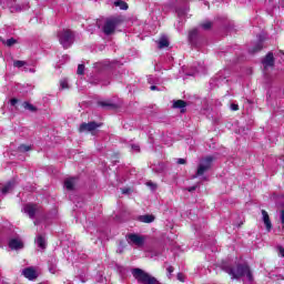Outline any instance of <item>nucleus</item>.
<instances>
[{"mask_svg": "<svg viewBox=\"0 0 284 284\" xmlns=\"http://www.w3.org/2000/svg\"><path fill=\"white\" fill-rule=\"evenodd\" d=\"M77 183V179L74 178H69L64 181V187L65 190L72 191L74 190V185Z\"/></svg>", "mask_w": 284, "mask_h": 284, "instance_id": "2eb2a0df", "label": "nucleus"}, {"mask_svg": "<svg viewBox=\"0 0 284 284\" xmlns=\"http://www.w3.org/2000/svg\"><path fill=\"white\" fill-rule=\"evenodd\" d=\"M11 105H17V103H19V100H17L16 98L10 100Z\"/></svg>", "mask_w": 284, "mask_h": 284, "instance_id": "4c0bfd02", "label": "nucleus"}, {"mask_svg": "<svg viewBox=\"0 0 284 284\" xmlns=\"http://www.w3.org/2000/svg\"><path fill=\"white\" fill-rule=\"evenodd\" d=\"M58 261L55 260V257H51L48 262V268L50 274H60L61 271L59 270V267L57 266Z\"/></svg>", "mask_w": 284, "mask_h": 284, "instance_id": "9b49d317", "label": "nucleus"}, {"mask_svg": "<svg viewBox=\"0 0 284 284\" xmlns=\"http://www.w3.org/2000/svg\"><path fill=\"white\" fill-rule=\"evenodd\" d=\"M178 280L183 283L185 281V276L182 273H179L178 274Z\"/></svg>", "mask_w": 284, "mask_h": 284, "instance_id": "f704fd0d", "label": "nucleus"}, {"mask_svg": "<svg viewBox=\"0 0 284 284\" xmlns=\"http://www.w3.org/2000/svg\"><path fill=\"white\" fill-rule=\"evenodd\" d=\"M99 105H101L102 108H110V105H112V104H109L105 102H100Z\"/></svg>", "mask_w": 284, "mask_h": 284, "instance_id": "58836bf2", "label": "nucleus"}, {"mask_svg": "<svg viewBox=\"0 0 284 284\" xmlns=\"http://www.w3.org/2000/svg\"><path fill=\"white\" fill-rule=\"evenodd\" d=\"M24 70H26V72H32V73H34V72H36V70H34V69H28V68H24Z\"/></svg>", "mask_w": 284, "mask_h": 284, "instance_id": "37998d69", "label": "nucleus"}, {"mask_svg": "<svg viewBox=\"0 0 284 284\" xmlns=\"http://www.w3.org/2000/svg\"><path fill=\"white\" fill-rule=\"evenodd\" d=\"M185 105L186 103L183 100H178L173 102V108L181 110V112H185Z\"/></svg>", "mask_w": 284, "mask_h": 284, "instance_id": "dca6fc26", "label": "nucleus"}, {"mask_svg": "<svg viewBox=\"0 0 284 284\" xmlns=\"http://www.w3.org/2000/svg\"><path fill=\"white\" fill-rule=\"evenodd\" d=\"M222 270L226 272L232 278H242L244 284H254V275H252V271L250 266L243 264L237 265L235 268L223 263Z\"/></svg>", "mask_w": 284, "mask_h": 284, "instance_id": "f257e3e1", "label": "nucleus"}, {"mask_svg": "<svg viewBox=\"0 0 284 284\" xmlns=\"http://www.w3.org/2000/svg\"><path fill=\"white\" fill-rule=\"evenodd\" d=\"M195 70H196L197 73L205 72V67L200 65V67L196 68Z\"/></svg>", "mask_w": 284, "mask_h": 284, "instance_id": "72a5a7b5", "label": "nucleus"}, {"mask_svg": "<svg viewBox=\"0 0 284 284\" xmlns=\"http://www.w3.org/2000/svg\"><path fill=\"white\" fill-rule=\"evenodd\" d=\"M214 159L212 156H206L205 159L201 160L200 165L197 168L196 176H203L210 168H212V162Z\"/></svg>", "mask_w": 284, "mask_h": 284, "instance_id": "423d86ee", "label": "nucleus"}, {"mask_svg": "<svg viewBox=\"0 0 284 284\" xmlns=\"http://www.w3.org/2000/svg\"><path fill=\"white\" fill-rule=\"evenodd\" d=\"M260 50H263V42H258L253 49H250V52H260Z\"/></svg>", "mask_w": 284, "mask_h": 284, "instance_id": "a878e982", "label": "nucleus"}, {"mask_svg": "<svg viewBox=\"0 0 284 284\" xmlns=\"http://www.w3.org/2000/svg\"><path fill=\"white\" fill-rule=\"evenodd\" d=\"M97 128H101V124H98L97 122H89V123H82L80 125V132H94Z\"/></svg>", "mask_w": 284, "mask_h": 284, "instance_id": "1a4fd4ad", "label": "nucleus"}, {"mask_svg": "<svg viewBox=\"0 0 284 284\" xmlns=\"http://www.w3.org/2000/svg\"><path fill=\"white\" fill-rule=\"evenodd\" d=\"M24 214H28L29 217L34 219L37 212H39V207L34 204H27L23 207Z\"/></svg>", "mask_w": 284, "mask_h": 284, "instance_id": "9d476101", "label": "nucleus"}, {"mask_svg": "<svg viewBox=\"0 0 284 284\" xmlns=\"http://www.w3.org/2000/svg\"><path fill=\"white\" fill-rule=\"evenodd\" d=\"M141 223H154V215L145 214L139 217Z\"/></svg>", "mask_w": 284, "mask_h": 284, "instance_id": "f3484780", "label": "nucleus"}, {"mask_svg": "<svg viewBox=\"0 0 284 284\" xmlns=\"http://www.w3.org/2000/svg\"><path fill=\"white\" fill-rule=\"evenodd\" d=\"M178 164L179 165H185V159H178Z\"/></svg>", "mask_w": 284, "mask_h": 284, "instance_id": "e433bc0d", "label": "nucleus"}, {"mask_svg": "<svg viewBox=\"0 0 284 284\" xmlns=\"http://www.w3.org/2000/svg\"><path fill=\"white\" fill-rule=\"evenodd\" d=\"M22 274L26 278H29V281H34V278L37 277V271H34V268H24L22 271Z\"/></svg>", "mask_w": 284, "mask_h": 284, "instance_id": "ddd939ff", "label": "nucleus"}, {"mask_svg": "<svg viewBox=\"0 0 284 284\" xmlns=\"http://www.w3.org/2000/svg\"><path fill=\"white\" fill-rule=\"evenodd\" d=\"M121 23V20L119 18H110L105 21L103 27L104 34H112L114 30H116V26Z\"/></svg>", "mask_w": 284, "mask_h": 284, "instance_id": "6e6552de", "label": "nucleus"}, {"mask_svg": "<svg viewBox=\"0 0 284 284\" xmlns=\"http://www.w3.org/2000/svg\"><path fill=\"white\" fill-rule=\"evenodd\" d=\"M3 45H7V48H12V45H16L18 43L17 39L10 38L8 40H2Z\"/></svg>", "mask_w": 284, "mask_h": 284, "instance_id": "412c9836", "label": "nucleus"}, {"mask_svg": "<svg viewBox=\"0 0 284 284\" xmlns=\"http://www.w3.org/2000/svg\"><path fill=\"white\" fill-rule=\"evenodd\" d=\"M148 187H151V190H156V184L153 182H146Z\"/></svg>", "mask_w": 284, "mask_h": 284, "instance_id": "7c9ffc66", "label": "nucleus"}, {"mask_svg": "<svg viewBox=\"0 0 284 284\" xmlns=\"http://www.w3.org/2000/svg\"><path fill=\"white\" fill-rule=\"evenodd\" d=\"M166 272H168L169 274H172V272H174V267L169 266V267L166 268Z\"/></svg>", "mask_w": 284, "mask_h": 284, "instance_id": "a19ab883", "label": "nucleus"}, {"mask_svg": "<svg viewBox=\"0 0 284 284\" xmlns=\"http://www.w3.org/2000/svg\"><path fill=\"white\" fill-rule=\"evenodd\" d=\"M280 219H281V223H282L283 229H284V210L281 211Z\"/></svg>", "mask_w": 284, "mask_h": 284, "instance_id": "473e14b6", "label": "nucleus"}, {"mask_svg": "<svg viewBox=\"0 0 284 284\" xmlns=\"http://www.w3.org/2000/svg\"><path fill=\"white\" fill-rule=\"evenodd\" d=\"M264 75L270 74V70H274V54L272 52L267 53L266 57L262 60Z\"/></svg>", "mask_w": 284, "mask_h": 284, "instance_id": "0eeeda50", "label": "nucleus"}, {"mask_svg": "<svg viewBox=\"0 0 284 284\" xmlns=\"http://www.w3.org/2000/svg\"><path fill=\"white\" fill-rule=\"evenodd\" d=\"M262 219L267 232H270V230H272V222L270 221V215L266 213L265 210H262Z\"/></svg>", "mask_w": 284, "mask_h": 284, "instance_id": "4468645a", "label": "nucleus"}, {"mask_svg": "<svg viewBox=\"0 0 284 284\" xmlns=\"http://www.w3.org/2000/svg\"><path fill=\"white\" fill-rule=\"evenodd\" d=\"M14 68H23L26 65V61L17 60L13 62Z\"/></svg>", "mask_w": 284, "mask_h": 284, "instance_id": "cd10ccee", "label": "nucleus"}, {"mask_svg": "<svg viewBox=\"0 0 284 284\" xmlns=\"http://www.w3.org/2000/svg\"><path fill=\"white\" fill-rule=\"evenodd\" d=\"M14 187V182H8L1 190V194H8Z\"/></svg>", "mask_w": 284, "mask_h": 284, "instance_id": "aec40b11", "label": "nucleus"}, {"mask_svg": "<svg viewBox=\"0 0 284 284\" xmlns=\"http://www.w3.org/2000/svg\"><path fill=\"white\" fill-rule=\"evenodd\" d=\"M280 255L284 257V248L282 246L278 247Z\"/></svg>", "mask_w": 284, "mask_h": 284, "instance_id": "ea45409f", "label": "nucleus"}, {"mask_svg": "<svg viewBox=\"0 0 284 284\" xmlns=\"http://www.w3.org/2000/svg\"><path fill=\"white\" fill-rule=\"evenodd\" d=\"M199 34V29H192L190 32H189V40L192 42L196 39Z\"/></svg>", "mask_w": 284, "mask_h": 284, "instance_id": "5701e85b", "label": "nucleus"}, {"mask_svg": "<svg viewBox=\"0 0 284 284\" xmlns=\"http://www.w3.org/2000/svg\"><path fill=\"white\" fill-rule=\"evenodd\" d=\"M126 241L129 245H132L134 247H143V245H145V236L139 235L136 233L128 234Z\"/></svg>", "mask_w": 284, "mask_h": 284, "instance_id": "20e7f679", "label": "nucleus"}, {"mask_svg": "<svg viewBox=\"0 0 284 284\" xmlns=\"http://www.w3.org/2000/svg\"><path fill=\"white\" fill-rule=\"evenodd\" d=\"M122 192H123V194H128V192H130V190L126 189V190H123Z\"/></svg>", "mask_w": 284, "mask_h": 284, "instance_id": "49530a36", "label": "nucleus"}, {"mask_svg": "<svg viewBox=\"0 0 284 284\" xmlns=\"http://www.w3.org/2000/svg\"><path fill=\"white\" fill-rule=\"evenodd\" d=\"M32 150V148L30 145H26V144H21L19 148H18V151L19 152H30Z\"/></svg>", "mask_w": 284, "mask_h": 284, "instance_id": "393cba45", "label": "nucleus"}, {"mask_svg": "<svg viewBox=\"0 0 284 284\" xmlns=\"http://www.w3.org/2000/svg\"><path fill=\"white\" fill-rule=\"evenodd\" d=\"M132 150H135V152H139V145L133 144V145H132Z\"/></svg>", "mask_w": 284, "mask_h": 284, "instance_id": "79ce46f5", "label": "nucleus"}, {"mask_svg": "<svg viewBox=\"0 0 284 284\" xmlns=\"http://www.w3.org/2000/svg\"><path fill=\"white\" fill-rule=\"evenodd\" d=\"M176 12H178L179 17H183L184 14L187 13V10H184V11L178 10Z\"/></svg>", "mask_w": 284, "mask_h": 284, "instance_id": "c9c22d12", "label": "nucleus"}, {"mask_svg": "<svg viewBox=\"0 0 284 284\" xmlns=\"http://www.w3.org/2000/svg\"><path fill=\"white\" fill-rule=\"evenodd\" d=\"M85 72V65L79 64L78 65V74H83Z\"/></svg>", "mask_w": 284, "mask_h": 284, "instance_id": "c756f323", "label": "nucleus"}, {"mask_svg": "<svg viewBox=\"0 0 284 284\" xmlns=\"http://www.w3.org/2000/svg\"><path fill=\"white\" fill-rule=\"evenodd\" d=\"M152 91L156 90V85H151L150 88Z\"/></svg>", "mask_w": 284, "mask_h": 284, "instance_id": "a18cd8bd", "label": "nucleus"}, {"mask_svg": "<svg viewBox=\"0 0 284 284\" xmlns=\"http://www.w3.org/2000/svg\"><path fill=\"white\" fill-rule=\"evenodd\" d=\"M36 243L38 247H40L41 250H45V237L39 235L36 240Z\"/></svg>", "mask_w": 284, "mask_h": 284, "instance_id": "6ab92c4d", "label": "nucleus"}, {"mask_svg": "<svg viewBox=\"0 0 284 284\" xmlns=\"http://www.w3.org/2000/svg\"><path fill=\"white\" fill-rule=\"evenodd\" d=\"M24 110H29V112H37V108L28 102H23Z\"/></svg>", "mask_w": 284, "mask_h": 284, "instance_id": "b1692460", "label": "nucleus"}, {"mask_svg": "<svg viewBox=\"0 0 284 284\" xmlns=\"http://www.w3.org/2000/svg\"><path fill=\"white\" fill-rule=\"evenodd\" d=\"M194 190H196V186L190 187L189 192H194Z\"/></svg>", "mask_w": 284, "mask_h": 284, "instance_id": "c03bdc74", "label": "nucleus"}, {"mask_svg": "<svg viewBox=\"0 0 284 284\" xmlns=\"http://www.w3.org/2000/svg\"><path fill=\"white\" fill-rule=\"evenodd\" d=\"M201 28H203V30H210V28H212V22L206 21L201 24Z\"/></svg>", "mask_w": 284, "mask_h": 284, "instance_id": "c85d7f7f", "label": "nucleus"}, {"mask_svg": "<svg viewBox=\"0 0 284 284\" xmlns=\"http://www.w3.org/2000/svg\"><path fill=\"white\" fill-rule=\"evenodd\" d=\"M132 274L140 284H160L154 276L150 275V273H145L141 268H134Z\"/></svg>", "mask_w": 284, "mask_h": 284, "instance_id": "7ed1b4c3", "label": "nucleus"}, {"mask_svg": "<svg viewBox=\"0 0 284 284\" xmlns=\"http://www.w3.org/2000/svg\"><path fill=\"white\" fill-rule=\"evenodd\" d=\"M10 250H23V241L19 237L11 239L9 241Z\"/></svg>", "mask_w": 284, "mask_h": 284, "instance_id": "f8f14e48", "label": "nucleus"}, {"mask_svg": "<svg viewBox=\"0 0 284 284\" xmlns=\"http://www.w3.org/2000/svg\"><path fill=\"white\" fill-rule=\"evenodd\" d=\"M60 88L61 90H68V88H70V84H68V79H62L60 81Z\"/></svg>", "mask_w": 284, "mask_h": 284, "instance_id": "bb28decb", "label": "nucleus"}, {"mask_svg": "<svg viewBox=\"0 0 284 284\" xmlns=\"http://www.w3.org/2000/svg\"><path fill=\"white\" fill-rule=\"evenodd\" d=\"M0 6L6 9L8 8L10 12H23V10L30 9L29 2H19V0H8V2H3V0H0Z\"/></svg>", "mask_w": 284, "mask_h": 284, "instance_id": "f03ea898", "label": "nucleus"}, {"mask_svg": "<svg viewBox=\"0 0 284 284\" xmlns=\"http://www.w3.org/2000/svg\"><path fill=\"white\" fill-rule=\"evenodd\" d=\"M114 6L120 8V10H128V3L125 1L118 0L114 2Z\"/></svg>", "mask_w": 284, "mask_h": 284, "instance_id": "4be33fe9", "label": "nucleus"}, {"mask_svg": "<svg viewBox=\"0 0 284 284\" xmlns=\"http://www.w3.org/2000/svg\"><path fill=\"white\" fill-rule=\"evenodd\" d=\"M230 108H231V110H232L233 112H237V110H239V104L232 103Z\"/></svg>", "mask_w": 284, "mask_h": 284, "instance_id": "2f4dec72", "label": "nucleus"}, {"mask_svg": "<svg viewBox=\"0 0 284 284\" xmlns=\"http://www.w3.org/2000/svg\"><path fill=\"white\" fill-rule=\"evenodd\" d=\"M158 45H159L160 49L168 48V45H170V41L168 40L166 37H162L158 41Z\"/></svg>", "mask_w": 284, "mask_h": 284, "instance_id": "a211bd4d", "label": "nucleus"}, {"mask_svg": "<svg viewBox=\"0 0 284 284\" xmlns=\"http://www.w3.org/2000/svg\"><path fill=\"white\" fill-rule=\"evenodd\" d=\"M72 31L70 30H63L59 33V41L61 45L65 49L70 48L72 45Z\"/></svg>", "mask_w": 284, "mask_h": 284, "instance_id": "39448f33", "label": "nucleus"}]
</instances>
